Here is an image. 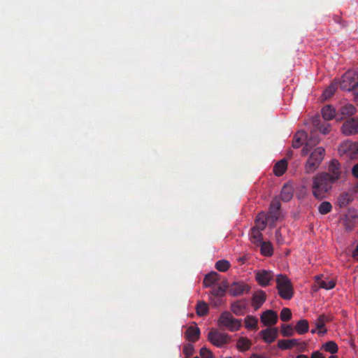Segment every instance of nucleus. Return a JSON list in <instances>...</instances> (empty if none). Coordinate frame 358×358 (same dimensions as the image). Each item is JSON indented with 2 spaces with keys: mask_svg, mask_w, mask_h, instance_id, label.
Returning <instances> with one entry per match:
<instances>
[{
  "mask_svg": "<svg viewBox=\"0 0 358 358\" xmlns=\"http://www.w3.org/2000/svg\"><path fill=\"white\" fill-rule=\"evenodd\" d=\"M281 333L283 336H292L294 334V329L291 325L282 324Z\"/></svg>",
  "mask_w": 358,
  "mask_h": 358,
  "instance_id": "58836bf2",
  "label": "nucleus"
},
{
  "mask_svg": "<svg viewBox=\"0 0 358 358\" xmlns=\"http://www.w3.org/2000/svg\"><path fill=\"white\" fill-rule=\"evenodd\" d=\"M318 211L322 215H326L332 210V205L329 201H322L317 207Z\"/></svg>",
  "mask_w": 358,
  "mask_h": 358,
  "instance_id": "473e14b6",
  "label": "nucleus"
},
{
  "mask_svg": "<svg viewBox=\"0 0 358 358\" xmlns=\"http://www.w3.org/2000/svg\"><path fill=\"white\" fill-rule=\"evenodd\" d=\"M357 260H358V257H357Z\"/></svg>",
  "mask_w": 358,
  "mask_h": 358,
  "instance_id": "e2e57ef3",
  "label": "nucleus"
},
{
  "mask_svg": "<svg viewBox=\"0 0 358 358\" xmlns=\"http://www.w3.org/2000/svg\"><path fill=\"white\" fill-rule=\"evenodd\" d=\"M276 288L281 298L285 300H289L294 295V289L290 280L282 274H279L276 277Z\"/></svg>",
  "mask_w": 358,
  "mask_h": 358,
  "instance_id": "7ed1b4c3",
  "label": "nucleus"
},
{
  "mask_svg": "<svg viewBox=\"0 0 358 358\" xmlns=\"http://www.w3.org/2000/svg\"><path fill=\"white\" fill-rule=\"evenodd\" d=\"M182 352L184 355L188 358L193 355L194 352V348L192 344L187 343L183 346Z\"/></svg>",
  "mask_w": 358,
  "mask_h": 358,
  "instance_id": "a19ab883",
  "label": "nucleus"
},
{
  "mask_svg": "<svg viewBox=\"0 0 358 358\" xmlns=\"http://www.w3.org/2000/svg\"><path fill=\"white\" fill-rule=\"evenodd\" d=\"M281 203L278 198L273 199L270 204L268 213L266 215L269 224L272 227L275 226V222L280 217Z\"/></svg>",
  "mask_w": 358,
  "mask_h": 358,
  "instance_id": "0eeeda50",
  "label": "nucleus"
},
{
  "mask_svg": "<svg viewBox=\"0 0 358 358\" xmlns=\"http://www.w3.org/2000/svg\"><path fill=\"white\" fill-rule=\"evenodd\" d=\"M262 230L260 229H255V228H252V231H251V234H250V239H251V241L256 244L257 245H259V244L262 242V234L261 232Z\"/></svg>",
  "mask_w": 358,
  "mask_h": 358,
  "instance_id": "c85d7f7f",
  "label": "nucleus"
},
{
  "mask_svg": "<svg viewBox=\"0 0 358 358\" xmlns=\"http://www.w3.org/2000/svg\"><path fill=\"white\" fill-rule=\"evenodd\" d=\"M246 307L245 300H238L231 303V310L236 315H243L245 313Z\"/></svg>",
  "mask_w": 358,
  "mask_h": 358,
  "instance_id": "2eb2a0df",
  "label": "nucleus"
},
{
  "mask_svg": "<svg viewBox=\"0 0 358 358\" xmlns=\"http://www.w3.org/2000/svg\"><path fill=\"white\" fill-rule=\"evenodd\" d=\"M210 294L213 297H223L225 295L224 291L220 287H213L210 291Z\"/></svg>",
  "mask_w": 358,
  "mask_h": 358,
  "instance_id": "79ce46f5",
  "label": "nucleus"
},
{
  "mask_svg": "<svg viewBox=\"0 0 358 358\" xmlns=\"http://www.w3.org/2000/svg\"><path fill=\"white\" fill-rule=\"evenodd\" d=\"M298 343H299V340L296 338L280 340L278 342V346L282 350H288L295 346H298Z\"/></svg>",
  "mask_w": 358,
  "mask_h": 358,
  "instance_id": "5701e85b",
  "label": "nucleus"
},
{
  "mask_svg": "<svg viewBox=\"0 0 358 358\" xmlns=\"http://www.w3.org/2000/svg\"><path fill=\"white\" fill-rule=\"evenodd\" d=\"M325 150L322 147L316 148L308 157L304 166V171L307 174L314 173L320 166L324 159Z\"/></svg>",
  "mask_w": 358,
  "mask_h": 358,
  "instance_id": "f03ea898",
  "label": "nucleus"
},
{
  "mask_svg": "<svg viewBox=\"0 0 358 358\" xmlns=\"http://www.w3.org/2000/svg\"><path fill=\"white\" fill-rule=\"evenodd\" d=\"M208 341L217 348H222L231 341L230 336L225 333H221L216 329H211L208 334Z\"/></svg>",
  "mask_w": 358,
  "mask_h": 358,
  "instance_id": "423d86ee",
  "label": "nucleus"
},
{
  "mask_svg": "<svg viewBox=\"0 0 358 358\" xmlns=\"http://www.w3.org/2000/svg\"><path fill=\"white\" fill-rule=\"evenodd\" d=\"M308 135L304 131H298L294 136L292 141V147L294 148H300L303 142L306 141Z\"/></svg>",
  "mask_w": 358,
  "mask_h": 358,
  "instance_id": "aec40b11",
  "label": "nucleus"
},
{
  "mask_svg": "<svg viewBox=\"0 0 358 358\" xmlns=\"http://www.w3.org/2000/svg\"><path fill=\"white\" fill-rule=\"evenodd\" d=\"M196 312L199 316H204L208 313V304L203 301H198L196 306Z\"/></svg>",
  "mask_w": 358,
  "mask_h": 358,
  "instance_id": "7c9ffc66",
  "label": "nucleus"
},
{
  "mask_svg": "<svg viewBox=\"0 0 358 358\" xmlns=\"http://www.w3.org/2000/svg\"><path fill=\"white\" fill-rule=\"evenodd\" d=\"M337 88V84L332 83L322 93V99L324 100H327L330 98L336 92Z\"/></svg>",
  "mask_w": 358,
  "mask_h": 358,
  "instance_id": "72a5a7b5",
  "label": "nucleus"
},
{
  "mask_svg": "<svg viewBox=\"0 0 358 358\" xmlns=\"http://www.w3.org/2000/svg\"><path fill=\"white\" fill-rule=\"evenodd\" d=\"M357 112L356 108L350 103L345 104L340 108L338 110V114L342 115L341 119L338 120H343L345 117H350L355 115Z\"/></svg>",
  "mask_w": 358,
  "mask_h": 358,
  "instance_id": "a211bd4d",
  "label": "nucleus"
},
{
  "mask_svg": "<svg viewBox=\"0 0 358 358\" xmlns=\"http://www.w3.org/2000/svg\"><path fill=\"white\" fill-rule=\"evenodd\" d=\"M287 168V163L285 159H281L273 166V173L276 176H281L284 174Z\"/></svg>",
  "mask_w": 358,
  "mask_h": 358,
  "instance_id": "393cba45",
  "label": "nucleus"
},
{
  "mask_svg": "<svg viewBox=\"0 0 358 358\" xmlns=\"http://www.w3.org/2000/svg\"><path fill=\"white\" fill-rule=\"evenodd\" d=\"M252 345V342L245 337H241L238 339L236 343V348L241 352H245L248 350Z\"/></svg>",
  "mask_w": 358,
  "mask_h": 358,
  "instance_id": "cd10ccee",
  "label": "nucleus"
},
{
  "mask_svg": "<svg viewBox=\"0 0 358 358\" xmlns=\"http://www.w3.org/2000/svg\"><path fill=\"white\" fill-rule=\"evenodd\" d=\"M352 173L355 178L358 179V163L353 166Z\"/></svg>",
  "mask_w": 358,
  "mask_h": 358,
  "instance_id": "3c124183",
  "label": "nucleus"
},
{
  "mask_svg": "<svg viewBox=\"0 0 358 358\" xmlns=\"http://www.w3.org/2000/svg\"><path fill=\"white\" fill-rule=\"evenodd\" d=\"M230 267V263L227 260H219L215 264V268L220 272L227 271Z\"/></svg>",
  "mask_w": 358,
  "mask_h": 358,
  "instance_id": "e433bc0d",
  "label": "nucleus"
},
{
  "mask_svg": "<svg viewBox=\"0 0 358 358\" xmlns=\"http://www.w3.org/2000/svg\"><path fill=\"white\" fill-rule=\"evenodd\" d=\"M311 358H324V357L319 351H315L312 353Z\"/></svg>",
  "mask_w": 358,
  "mask_h": 358,
  "instance_id": "603ef678",
  "label": "nucleus"
},
{
  "mask_svg": "<svg viewBox=\"0 0 358 358\" xmlns=\"http://www.w3.org/2000/svg\"><path fill=\"white\" fill-rule=\"evenodd\" d=\"M296 358H308V357L305 355H299L296 356Z\"/></svg>",
  "mask_w": 358,
  "mask_h": 358,
  "instance_id": "4d7b16f0",
  "label": "nucleus"
},
{
  "mask_svg": "<svg viewBox=\"0 0 358 358\" xmlns=\"http://www.w3.org/2000/svg\"><path fill=\"white\" fill-rule=\"evenodd\" d=\"M267 222H268L266 214L262 212L259 213L256 217L255 226L254 227V228L260 230H264L266 227Z\"/></svg>",
  "mask_w": 358,
  "mask_h": 358,
  "instance_id": "b1692460",
  "label": "nucleus"
},
{
  "mask_svg": "<svg viewBox=\"0 0 358 358\" xmlns=\"http://www.w3.org/2000/svg\"><path fill=\"white\" fill-rule=\"evenodd\" d=\"M322 115L326 121L331 120L336 115L335 108L331 105H326L322 109Z\"/></svg>",
  "mask_w": 358,
  "mask_h": 358,
  "instance_id": "4be33fe9",
  "label": "nucleus"
},
{
  "mask_svg": "<svg viewBox=\"0 0 358 358\" xmlns=\"http://www.w3.org/2000/svg\"><path fill=\"white\" fill-rule=\"evenodd\" d=\"M257 319L253 316L248 315L245 318V327L249 329H255L257 326Z\"/></svg>",
  "mask_w": 358,
  "mask_h": 358,
  "instance_id": "f704fd0d",
  "label": "nucleus"
},
{
  "mask_svg": "<svg viewBox=\"0 0 358 358\" xmlns=\"http://www.w3.org/2000/svg\"><path fill=\"white\" fill-rule=\"evenodd\" d=\"M317 129L323 134H328L331 129V124L329 123H321L320 120L314 122Z\"/></svg>",
  "mask_w": 358,
  "mask_h": 358,
  "instance_id": "2f4dec72",
  "label": "nucleus"
},
{
  "mask_svg": "<svg viewBox=\"0 0 358 358\" xmlns=\"http://www.w3.org/2000/svg\"><path fill=\"white\" fill-rule=\"evenodd\" d=\"M298 348L299 352H304L306 349V344L304 342H301L299 341V343H298V346H296Z\"/></svg>",
  "mask_w": 358,
  "mask_h": 358,
  "instance_id": "de8ad7c7",
  "label": "nucleus"
},
{
  "mask_svg": "<svg viewBox=\"0 0 358 358\" xmlns=\"http://www.w3.org/2000/svg\"><path fill=\"white\" fill-rule=\"evenodd\" d=\"M280 320L283 322H287L292 318V312L288 308H283L280 315Z\"/></svg>",
  "mask_w": 358,
  "mask_h": 358,
  "instance_id": "4c0bfd02",
  "label": "nucleus"
},
{
  "mask_svg": "<svg viewBox=\"0 0 358 358\" xmlns=\"http://www.w3.org/2000/svg\"><path fill=\"white\" fill-rule=\"evenodd\" d=\"M222 297H210V302L215 306L217 307L222 303Z\"/></svg>",
  "mask_w": 358,
  "mask_h": 358,
  "instance_id": "a18cd8bd",
  "label": "nucleus"
},
{
  "mask_svg": "<svg viewBox=\"0 0 358 358\" xmlns=\"http://www.w3.org/2000/svg\"><path fill=\"white\" fill-rule=\"evenodd\" d=\"M315 281L320 287L325 289H333L336 285V282L334 280H324L322 279L321 277L317 276V275L315 276Z\"/></svg>",
  "mask_w": 358,
  "mask_h": 358,
  "instance_id": "a878e982",
  "label": "nucleus"
},
{
  "mask_svg": "<svg viewBox=\"0 0 358 358\" xmlns=\"http://www.w3.org/2000/svg\"><path fill=\"white\" fill-rule=\"evenodd\" d=\"M259 245L261 246V253L266 257H270L273 255V247L269 242H261Z\"/></svg>",
  "mask_w": 358,
  "mask_h": 358,
  "instance_id": "c756f323",
  "label": "nucleus"
},
{
  "mask_svg": "<svg viewBox=\"0 0 358 358\" xmlns=\"http://www.w3.org/2000/svg\"><path fill=\"white\" fill-rule=\"evenodd\" d=\"M261 322L265 326L274 325L278 322V314L272 310H267L261 315Z\"/></svg>",
  "mask_w": 358,
  "mask_h": 358,
  "instance_id": "f8f14e48",
  "label": "nucleus"
},
{
  "mask_svg": "<svg viewBox=\"0 0 358 358\" xmlns=\"http://www.w3.org/2000/svg\"><path fill=\"white\" fill-rule=\"evenodd\" d=\"M317 329L315 328V329H312L310 332H311L312 334H315V333H316V331H317Z\"/></svg>",
  "mask_w": 358,
  "mask_h": 358,
  "instance_id": "13d9d810",
  "label": "nucleus"
},
{
  "mask_svg": "<svg viewBox=\"0 0 358 358\" xmlns=\"http://www.w3.org/2000/svg\"><path fill=\"white\" fill-rule=\"evenodd\" d=\"M322 348L325 351L329 352H330L331 354L336 353L338 352V350L337 344L334 341H331L325 343L323 345Z\"/></svg>",
  "mask_w": 358,
  "mask_h": 358,
  "instance_id": "c9c22d12",
  "label": "nucleus"
},
{
  "mask_svg": "<svg viewBox=\"0 0 358 358\" xmlns=\"http://www.w3.org/2000/svg\"><path fill=\"white\" fill-rule=\"evenodd\" d=\"M294 189L290 185H285L281 189L280 197L282 201L287 202L292 199Z\"/></svg>",
  "mask_w": 358,
  "mask_h": 358,
  "instance_id": "412c9836",
  "label": "nucleus"
},
{
  "mask_svg": "<svg viewBox=\"0 0 358 358\" xmlns=\"http://www.w3.org/2000/svg\"><path fill=\"white\" fill-rule=\"evenodd\" d=\"M329 358H337L336 356H330Z\"/></svg>",
  "mask_w": 358,
  "mask_h": 358,
  "instance_id": "bf43d9fd",
  "label": "nucleus"
},
{
  "mask_svg": "<svg viewBox=\"0 0 358 358\" xmlns=\"http://www.w3.org/2000/svg\"><path fill=\"white\" fill-rule=\"evenodd\" d=\"M338 201L341 206H346L351 201V198L348 192L342 193L338 197Z\"/></svg>",
  "mask_w": 358,
  "mask_h": 358,
  "instance_id": "ea45409f",
  "label": "nucleus"
},
{
  "mask_svg": "<svg viewBox=\"0 0 358 358\" xmlns=\"http://www.w3.org/2000/svg\"><path fill=\"white\" fill-rule=\"evenodd\" d=\"M248 358H268L265 354L252 353Z\"/></svg>",
  "mask_w": 358,
  "mask_h": 358,
  "instance_id": "8fccbe9b",
  "label": "nucleus"
},
{
  "mask_svg": "<svg viewBox=\"0 0 358 358\" xmlns=\"http://www.w3.org/2000/svg\"><path fill=\"white\" fill-rule=\"evenodd\" d=\"M199 354L201 358H214L213 352L206 347L200 349Z\"/></svg>",
  "mask_w": 358,
  "mask_h": 358,
  "instance_id": "37998d69",
  "label": "nucleus"
},
{
  "mask_svg": "<svg viewBox=\"0 0 358 358\" xmlns=\"http://www.w3.org/2000/svg\"><path fill=\"white\" fill-rule=\"evenodd\" d=\"M341 131L345 136H352L358 134V117L347 119L341 127Z\"/></svg>",
  "mask_w": 358,
  "mask_h": 358,
  "instance_id": "1a4fd4ad",
  "label": "nucleus"
},
{
  "mask_svg": "<svg viewBox=\"0 0 358 358\" xmlns=\"http://www.w3.org/2000/svg\"><path fill=\"white\" fill-rule=\"evenodd\" d=\"M357 255H358V244H357L356 249L353 252V256L355 257Z\"/></svg>",
  "mask_w": 358,
  "mask_h": 358,
  "instance_id": "6e6d98bb",
  "label": "nucleus"
},
{
  "mask_svg": "<svg viewBox=\"0 0 358 358\" xmlns=\"http://www.w3.org/2000/svg\"><path fill=\"white\" fill-rule=\"evenodd\" d=\"M218 323L220 327H226L230 331H238L241 324V320L234 318L229 311H224L220 315Z\"/></svg>",
  "mask_w": 358,
  "mask_h": 358,
  "instance_id": "20e7f679",
  "label": "nucleus"
},
{
  "mask_svg": "<svg viewBox=\"0 0 358 358\" xmlns=\"http://www.w3.org/2000/svg\"><path fill=\"white\" fill-rule=\"evenodd\" d=\"M281 236V234H280V231L279 230H276L275 231V237L278 240V241L279 242V239H280V237Z\"/></svg>",
  "mask_w": 358,
  "mask_h": 358,
  "instance_id": "5fc2aeb1",
  "label": "nucleus"
},
{
  "mask_svg": "<svg viewBox=\"0 0 358 358\" xmlns=\"http://www.w3.org/2000/svg\"><path fill=\"white\" fill-rule=\"evenodd\" d=\"M306 140H312V143L310 144V147H312V148L313 146L316 145L320 142V138H318V136H316L313 134L309 138H307Z\"/></svg>",
  "mask_w": 358,
  "mask_h": 358,
  "instance_id": "49530a36",
  "label": "nucleus"
},
{
  "mask_svg": "<svg viewBox=\"0 0 358 358\" xmlns=\"http://www.w3.org/2000/svg\"><path fill=\"white\" fill-rule=\"evenodd\" d=\"M219 279V274L217 272L212 271L205 275L203 284L206 287H210L215 284Z\"/></svg>",
  "mask_w": 358,
  "mask_h": 358,
  "instance_id": "6ab92c4d",
  "label": "nucleus"
},
{
  "mask_svg": "<svg viewBox=\"0 0 358 358\" xmlns=\"http://www.w3.org/2000/svg\"><path fill=\"white\" fill-rule=\"evenodd\" d=\"M255 280L262 287L268 285L271 280H273L274 273L271 271L258 270L255 271Z\"/></svg>",
  "mask_w": 358,
  "mask_h": 358,
  "instance_id": "9b49d317",
  "label": "nucleus"
},
{
  "mask_svg": "<svg viewBox=\"0 0 358 358\" xmlns=\"http://www.w3.org/2000/svg\"><path fill=\"white\" fill-rule=\"evenodd\" d=\"M250 286L245 282L235 281L230 285L229 294L233 296H239L250 292Z\"/></svg>",
  "mask_w": 358,
  "mask_h": 358,
  "instance_id": "6e6552de",
  "label": "nucleus"
},
{
  "mask_svg": "<svg viewBox=\"0 0 358 358\" xmlns=\"http://www.w3.org/2000/svg\"><path fill=\"white\" fill-rule=\"evenodd\" d=\"M260 334L266 343H271L278 336V329L277 328H267L261 331Z\"/></svg>",
  "mask_w": 358,
  "mask_h": 358,
  "instance_id": "dca6fc26",
  "label": "nucleus"
},
{
  "mask_svg": "<svg viewBox=\"0 0 358 358\" xmlns=\"http://www.w3.org/2000/svg\"><path fill=\"white\" fill-rule=\"evenodd\" d=\"M352 192L355 194L358 192V183L352 187Z\"/></svg>",
  "mask_w": 358,
  "mask_h": 358,
  "instance_id": "864d4df0",
  "label": "nucleus"
},
{
  "mask_svg": "<svg viewBox=\"0 0 358 358\" xmlns=\"http://www.w3.org/2000/svg\"><path fill=\"white\" fill-rule=\"evenodd\" d=\"M331 318L324 314L320 315L318 318L315 320V327L318 329V334L323 335L327 332L324 328L325 322L330 321Z\"/></svg>",
  "mask_w": 358,
  "mask_h": 358,
  "instance_id": "f3484780",
  "label": "nucleus"
},
{
  "mask_svg": "<svg viewBox=\"0 0 358 358\" xmlns=\"http://www.w3.org/2000/svg\"><path fill=\"white\" fill-rule=\"evenodd\" d=\"M266 294L265 292L259 290L255 293L252 299V305L255 308V310H258L263 303L266 301Z\"/></svg>",
  "mask_w": 358,
  "mask_h": 358,
  "instance_id": "4468645a",
  "label": "nucleus"
},
{
  "mask_svg": "<svg viewBox=\"0 0 358 358\" xmlns=\"http://www.w3.org/2000/svg\"><path fill=\"white\" fill-rule=\"evenodd\" d=\"M194 358H199V357L196 356V357H194Z\"/></svg>",
  "mask_w": 358,
  "mask_h": 358,
  "instance_id": "052dcab7",
  "label": "nucleus"
},
{
  "mask_svg": "<svg viewBox=\"0 0 358 358\" xmlns=\"http://www.w3.org/2000/svg\"><path fill=\"white\" fill-rule=\"evenodd\" d=\"M226 358H232V357H226Z\"/></svg>",
  "mask_w": 358,
  "mask_h": 358,
  "instance_id": "680f3d73",
  "label": "nucleus"
},
{
  "mask_svg": "<svg viewBox=\"0 0 358 358\" xmlns=\"http://www.w3.org/2000/svg\"><path fill=\"white\" fill-rule=\"evenodd\" d=\"M345 177V171L341 164L337 159L329 162L327 171L321 172L313 178L312 193L318 200L327 197L332 189L333 185Z\"/></svg>",
  "mask_w": 358,
  "mask_h": 358,
  "instance_id": "f257e3e1",
  "label": "nucleus"
},
{
  "mask_svg": "<svg viewBox=\"0 0 358 358\" xmlns=\"http://www.w3.org/2000/svg\"><path fill=\"white\" fill-rule=\"evenodd\" d=\"M294 329L300 335H303L307 333L309 329V324L308 320L305 319L299 320L296 324Z\"/></svg>",
  "mask_w": 358,
  "mask_h": 358,
  "instance_id": "bb28decb",
  "label": "nucleus"
},
{
  "mask_svg": "<svg viewBox=\"0 0 358 358\" xmlns=\"http://www.w3.org/2000/svg\"><path fill=\"white\" fill-rule=\"evenodd\" d=\"M338 150L341 153L347 154L351 157H358V142L345 141L340 145Z\"/></svg>",
  "mask_w": 358,
  "mask_h": 358,
  "instance_id": "9d476101",
  "label": "nucleus"
},
{
  "mask_svg": "<svg viewBox=\"0 0 358 358\" xmlns=\"http://www.w3.org/2000/svg\"><path fill=\"white\" fill-rule=\"evenodd\" d=\"M230 285H229L228 282L227 280H224L222 281V284L220 286H219L221 289H223V291H224V292L226 293V291L228 289L229 290V287Z\"/></svg>",
  "mask_w": 358,
  "mask_h": 358,
  "instance_id": "09e8293b",
  "label": "nucleus"
},
{
  "mask_svg": "<svg viewBox=\"0 0 358 358\" xmlns=\"http://www.w3.org/2000/svg\"><path fill=\"white\" fill-rule=\"evenodd\" d=\"M312 143V140H307V141L305 143L304 147L301 150V155L302 156H306L308 155L310 149L312 147H310V144Z\"/></svg>",
  "mask_w": 358,
  "mask_h": 358,
  "instance_id": "c03bdc74",
  "label": "nucleus"
},
{
  "mask_svg": "<svg viewBox=\"0 0 358 358\" xmlns=\"http://www.w3.org/2000/svg\"><path fill=\"white\" fill-rule=\"evenodd\" d=\"M358 86V73L350 70L345 73L342 76L340 87L343 90L351 91L355 90Z\"/></svg>",
  "mask_w": 358,
  "mask_h": 358,
  "instance_id": "39448f33",
  "label": "nucleus"
},
{
  "mask_svg": "<svg viewBox=\"0 0 358 358\" xmlns=\"http://www.w3.org/2000/svg\"><path fill=\"white\" fill-rule=\"evenodd\" d=\"M200 329L195 324L189 327L185 332V338L189 342L195 343L200 337Z\"/></svg>",
  "mask_w": 358,
  "mask_h": 358,
  "instance_id": "ddd939ff",
  "label": "nucleus"
}]
</instances>
